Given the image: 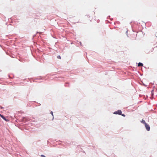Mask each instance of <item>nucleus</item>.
<instances>
[{
    "mask_svg": "<svg viewBox=\"0 0 157 157\" xmlns=\"http://www.w3.org/2000/svg\"><path fill=\"white\" fill-rule=\"evenodd\" d=\"M121 115H122V116H123V117H125V115L124 114H122L121 113Z\"/></svg>",
    "mask_w": 157,
    "mask_h": 157,
    "instance_id": "obj_9",
    "label": "nucleus"
},
{
    "mask_svg": "<svg viewBox=\"0 0 157 157\" xmlns=\"http://www.w3.org/2000/svg\"><path fill=\"white\" fill-rule=\"evenodd\" d=\"M1 117L5 121H9V120L8 119H6V117L2 115L1 116Z\"/></svg>",
    "mask_w": 157,
    "mask_h": 157,
    "instance_id": "obj_3",
    "label": "nucleus"
},
{
    "mask_svg": "<svg viewBox=\"0 0 157 157\" xmlns=\"http://www.w3.org/2000/svg\"><path fill=\"white\" fill-rule=\"evenodd\" d=\"M41 156L42 157H45V156L43 155H42Z\"/></svg>",
    "mask_w": 157,
    "mask_h": 157,
    "instance_id": "obj_10",
    "label": "nucleus"
},
{
    "mask_svg": "<svg viewBox=\"0 0 157 157\" xmlns=\"http://www.w3.org/2000/svg\"><path fill=\"white\" fill-rule=\"evenodd\" d=\"M53 117V118H52V120H53L54 119V116H52Z\"/></svg>",
    "mask_w": 157,
    "mask_h": 157,
    "instance_id": "obj_11",
    "label": "nucleus"
},
{
    "mask_svg": "<svg viewBox=\"0 0 157 157\" xmlns=\"http://www.w3.org/2000/svg\"><path fill=\"white\" fill-rule=\"evenodd\" d=\"M1 115H2V114H1L0 113V117H1Z\"/></svg>",
    "mask_w": 157,
    "mask_h": 157,
    "instance_id": "obj_14",
    "label": "nucleus"
},
{
    "mask_svg": "<svg viewBox=\"0 0 157 157\" xmlns=\"http://www.w3.org/2000/svg\"><path fill=\"white\" fill-rule=\"evenodd\" d=\"M141 122L142 123H143V124H144V125L145 124H146V123H146V122H145V121L144 120H143V119H142V121H141Z\"/></svg>",
    "mask_w": 157,
    "mask_h": 157,
    "instance_id": "obj_5",
    "label": "nucleus"
},
{
    "mask_svg": "<svg viewBox=\"0 0 157 157\" xmlns=\"http://www.w3.org/2000/svg\"><path fill=\"white\" fill-rule=\"evenodd\" d=\"M50 113L52 115V116H54L53 115V113L52 111H51Z\"/></svg>",
    "mask_w": 157,
    "mask_h": 157,
    "instance_id": "obj_8",
    "label": "nucleus"
},
{
    "mask_svg": "<svg viewBox=\"0 0 157 157\" xmlns=\"http://www.w3.org/2000/svg\"><path fill=\"white\" fill-rule=\"evenodd\" d=\"M80 44L81 45L82 44H81V42H80Z\"/></svg>",
    "mask_w": 157,
    "mask_h": 157,
    "instance_id": "obj_12",
    "label": "nucleus"
},
{
    "mask_svg": "<svg viewBox=\"0 0 157 157\" xmlns=\"http://www.w3.org/2000/svg\"><path fill=\"white\" fill-rule=\"evenodd\" d=\"M145 127L146 129L147 130V131H149V130H150V127L149 126V125L148 124H147V123H146V124H145Z\"/></svg>",
    "mask_w": 157,
    "mask_h": 157,
    "instance_id": "obj_2",
    "label": "nucleus"
},
{
    "mask_svg": "<svg viewBox=\"0 0 157 157\" xmlns=\"http://www.w3.org/2000/svg\"><path fill=\"white\" fill-rule=\"evenodd\" d=\"M57 58L60 59H61V56H59V55L58 56H57Z\"/></svg>",
    "mask_w": 157,
    "mask_h": 157,
    "instance_id": "obj_6",
    "label": "nucleus"
},
{
    "mask_svg": "<svg viewBox=\"0 0 157 157\" xmlns=\"http://www.w3.org/2000/svg\"><path fill=\"white\" fill-rule=\"evenodd\" d=\"M153 91H154L153 90H152L151 91V93L152 95H153Z\"/></svg>",
    "mask_w": 157,
    "mask_h": 157,
    "instance_id": "obj_7",
    "label": "nucleus"
},
{
    "mask_svg": "<svg viewBox=\"0 0 157 157\" xmlns=\"http://www.w3.org/2000/svg\"><path fill=\"white\" fill-rule=\"evenodd\" d=\"M122 112L120 110H118L117 111H115L114 112L113 114H115L121 115Z\"/></svg>",
    "mask_w": 157,
    "mask_h": 157,
    "instance_id": "obj_1",
    "label": "nucleus"
},
{
    "mask_svg": "<svg viewBox=\"0 0 157 157\" xmlns=\"http://www.w3.org/2000/svg\"><path fill=\"white\" fill-rule=\"evenodd\" d=\"M1 109H3V107H1Z\"/></svg>",
    "mask_w": 157,
    "mask_h": 157,
    "instance_id": "obj_13",
    "label": "nucleus"
},
{
    "mask_svg": "<svg viewBox=\"0 0 157 157\" xmlns=\"http://www.w3.org/2000/svg\"><path fill=\"white\" fill-rule=\"evenodd\" d=\"M143 64L141 63H140V62L139 63H138V66L139 67H140V66H143Z\"/></svg>",
    "mask_w": 157,
    "mask_h": 157,
    "instance_id": "obj_4",
    "label": "nucleus"
}]
</instances>
